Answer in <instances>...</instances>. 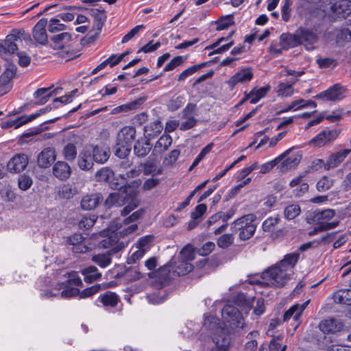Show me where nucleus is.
I'll list each match as a JSON object with an SVG mask.
<instances>
[{"label":"nucleus","instance_id":"1","mask_svg":"<svg viewBox=\"0 0 351 351\" xmlns=\"http://www.w3.org/2000/svg\"><path fill=\"white\" fill-rule=\"evenodd\" d=\"M300 258L298 252L290 253L276 265L266 269L261 274V278L268 285L276 287L285 286L289 279L290 273Z\"/></svg>","mask_w":351,"mask_h":351},{"label":"nucleus","instance_id":"2","mask_svg":"<svg viewBox=\"0 0 351 351\" xmlns=\"http://www.w3.org/2000/svg\"><path fill=\"white\" fill-rule=\"evenodd\" d=\"M219 319L215 316H208L204 323V327L212 331V339L215 348L212 351H228L230 346V336L228 330L222 326Z\"/></svg>","mask_w":351,"mask_h":351},{"label":"nucleus","instance_id":"3","mask_svg":"<svg viewBox=\"0 0 351 351\" xmlns=\"http://www.w3.org/2000/svg\"><path fill=\"white\" fill-rule=\"evenodd\" d=\"M300 45H304L306 49L311 51L315 48V44L318 42L319 36L317 29L309 27H300L296 30Z\"/></svg>","mask_w":351,"mask_h":351},{"label":"nucleus","instance_id":"4","mask_svg":"<svg viewBox=\"0 0 351 351\" xmlns=\"http://www.w3.org/2000/svg\"><path fill=\"white\" fill-rule=\"evenodd\" d=\"M221 315L223 319L236 328H243L245 323L243 317L239 309L232 305H225L222 309Z\"/></svg>","mask_w":351,"mask_h":351},{"label":"nucleus","instance_id":"5","mask_svg":"<svg viewBox=\"0 0 351 351\" xmlns=\"http://www.w3.org/2000/svg\"><path fill=\"white\" fill-rule=\"evenodd\" d=\"M2 67H3L5 70L0 75V88H3L4 93H6L12 87L10 83L12 79L15 76L17 68L15 64L9 62L6 58H5L3 61V64H0V71Z\"/></svg>","mask_w":351,"mask_h":351},{"label":"nucleus","instance_id":"6","mask_svg":"<svg viewBox=\"0 0 351 351\" xmlns=\"http://www.w3.org/2000/svg\"><path fill=\"white\" fill-rule=\"evenodd\" d=\"M339 132L337 130L326 129L313 138L309 145L322 147L332 143L339 136Z\"/></svg>","mask_w":351,"mask_h":351},{"label":"nucleus","instance_id":"7","mask_svg":"<svg viewBox=\"0 0 351 351\" xmlns=\"http://www.w3.org/2000/svg\"><path fill=\"white\" fill-rule=\"evenodd\" d=\"M173 258H172L167 264L160 267L158 270L151 272L148 274L150 278H157L161 287L169 285L171 280V273H172V266Z\"/></svg>","mask_w":351,"mask_h":351},{"label":"nucleus","instance_id":"8","mask_svg":"<svg viewBox=\"0 0 351 351\" xmlns=\"http://www.w3.org/2000/svg\"><path fill=\"white\" fill-rule=\"evenodd\" d=\"M332 17L336 19H346L351 14V1L340 0L330 7Z\"/></svg>","mask_w":351,"mask_h":351},{"label":"nucleus","instance_id":"9","mask_svg":"<svg viewBox=\"0 0 351 351\" xmlns=\"http://www.w3.org/2000/svg\"><path fill=\"white\" fill-rule=\"evenodd\" d=\"M24 33L23 30L13 29L12 33L6 36L3 43L7 53L13 54L18 50L17 43L22 42L21 36Z\"/></svg>","mask_w":351,"mask_h":351},{"label":"nucleus","instance_id":"10","mask_svg":"<svg viewBox=\"0 0 351 351\" xmlns=\"http://www.w3.org/2000/svg\"><path fill=\"white\" fill-rule=\"evenodd\" d=\"M28 165V158L25 154H17L8 162L7 167L11 173H20L23 171Z\"/></svg>","mask_w":351,"mask_h":351},{"label":"nucleus","instance_id":"11","mask_svg":"<svg viewBox=\"0 0 351 351\" xmlns=\"http://www.w3.org/2000/svg\"><path fill=\"white\" fill-rule=\"evenodd\" d=\"M47 19H41L37 22L32 30L34 39L42 45H46L48 43V37L46 32Z\"/></svg>","mask_w":351,"mask_h":351},{"label":"nucleus","instance_id":"12","mask_svg":"<svg viewBox=\"0 0 351 351\" xmlns=\"http://www.w3.org/2000/svg\"><path fill=\"white\" fill-rule=\"evenodd\" d=\"M56 159V153L53 147H46L37 156V164L40 168L49 167Z\"/></svg>","mask_w":351,"mask_h":351},{"label":"nucleus","instance_id":"13","mask_svg":"<svg viewBox=\"0 0 351 351\" xmlns=\"http://www.w3.org/2000/svg\"><path fill=\"white\" fill-rule=\"evenodd\" d=\"M343 97L342 87L337 84L315 96V99L326 101H339Z\"/></svg>","mask_w":351,"mask_h":351},{"label":"nucleus","instance_id":"14","mask_svg":"<svg viewBox=\"0 0 351 351\" xmlns=\"http://www.w3.org/2000/svg\"><path fill=\"white\" fill-rule=\"evenodd\" d=\"M104 200L101 193L88 194L81 200V207L83 210H90L96 208Z\"/></svg>","mask_w":351,"mask_h":351},{"label":"nucleus","instance_id":"15","mask_svg":"<svg viewBox=\"0 0 351 351\" xmlns=\"http://www.w3.org/2000/svg\"><path fill=\"white\" fill-rule=\"evenodd\" d=\"M253 73L250 68H245L236 73L228 82L231 89H233L239 83H245L251 81Z\"/></svg>","mask_w":351,"mask_h":351},{"label":"nucleus","instance_id":"16","mask_svg":"<svg viewBox=\"0 0 351 351\" xmlns=\"http://www.w3.org/2000/svg\"><path fill=\"white\" fill-rule=\"evenodd\" d=\"M91 146H86L80 153L78 157V166L82 170H89L93 165Z\"/></svg>","mask_w":351,"mask_h":351},{"label":"nucleus","instance_id":"17","mask_svg":"<svg viewBox=\"0 0 351 351\" xmlns=\"http://www.w3.org/2000/svg\"><path fill=\"white\" fill-rule=\"evenodd\" d=\"M351 152V149H343L332 154L324 164V169L329 170L339 165L347 156Z\"/></svg>","mask_w":351,"mask_h":351},{"label":"nucleus","instance_id":"18","mask_svg":"<svg viewBox=\"0 0 351 351\" xmlns=\"http://www.w3.org/2000/svg\"><path fill=\"white\" fill-rule=\"evenodd\" d=\"M53 173L58 179L66 180L71 174V169L67 162L58 161L53 167Z\"/></svg>","mask_w":351,"mask_h":351},{"label":"nucleus","instance_id":"19","mask_svg":"<svg viewBox=\"0 0 351 351\" xmlns=\"http://www.w3.org/2000/svg\"><path fill=\"white\" fill-rule=\"evenodd\" d=\"M136 136V129L132 126L123 128L117 134V141L132 147Z\"/></svg>","mask_w":351,"mask_h":351},{"label":"nucleus","instance_id":"20","mask_svg":"<svg viewBox=\"0 0 351 351\" xmlns=\"http://www.w3.org/2000/svg\"><path fill=\"white\" fill-rule=\"evenodd\" d=\"M150 139L145 137L138 139L134 146V152L137 157L143 158L151 151Z\"/></svg>","mask_w":351,"mask_h":351},{"label":"nucleus","instance_id":"21","mask_svg":"<svg viewBox=\"0 0 351 351\" xmlns=\"http://www.w3.org/2000/svg\"><path fill=\"white\" fill-rule=\"evenodd\" d=\"M173 139L169 134H164L156 141L152 154L154 156L160 155L166 152L172 144Z\"/></svg>","mask_w":351,"mask_h":351},{"label":"nucleus","instance_id":"22","mask_svg":"<svg viewBox=\"0 0 351 351\" xmlns=\"http://www.w3.org/2000/svg\"><path fill=\"white\" fill-rule=\"evenodd\" d=\"M193 265L186 261L179 260L178 261L173 259L172 266V274L173 276H184L191 271Z\"/></svg>","mask_w":351,"mask_h":351},{"label":"nucleus","instance_id":"23","mask_svg":"<svg viewBox=\"0 0 351 351\" xmlns=\"http://www.w3.org/2000/svg\"><path fill=\"white\" fill-rule=\"evenodd\" d=\"M319 329L326 334L335 333L337 331L341 330L343 325L341 322L337 319L331 318L322 321L319 325Z\"/></svg>","mask_w":351,"mask_h":351},{"label":"nucleus","instance_id":"24","mask_svg":"<svg viewBox=\"0 0 351 351\" xmlns=\"http://www.w3.org/2000/svg\"><path fill=\"white\" fill-rule=\"evenodd\" d=\"M301 159L302 156L298 154H293L287 158H284L280 162V164L278 166V169H279L280 171L282 173L287 172L291 169L295 168L300 163Z\"/></svg>","mask_w":351,"mask_h":351},{"label":"nucleus","instance_id":"25","mask_svg":"<svg viewBox=\"0 0 351 351\" xmlns=\"http://www.w3.org/2000/svg\"><path fill=\"white\" fill-rule=\"evenodd\" d=\"M72 39L71 35L68 32H63L55 35L51 38L50 47L54 50H60L64 48L65 45Z\"/></svg>","mask_w":351,"mask_h":351},{"label":"nucleus","instance_id":"26","mask_svg":"<svg viewBox=\"0 0 351 351\" xmlns=\"http://www.w3.org/2000/svg\"><path fill=\"white\" fill-rule=\"evenodd\" d=\"M52 87L37 89L34 93V97L36 99H38V100L34 102V105L41 106L46 104L52 95L55 94L56 90H51Z\"/></svg>","mask_w":351,"mask_h":351},{"label":"nucleus","instance_id":"27","mask_svg":"<svg viewBox=\"0 0 351 351\" xmlns=\"http://www.w3.org/2000/svg\"><path fill=\"white\" fill-rule=\"evenodd\" d=\"M136 194L134 191H131L128 195L124 197V204L128 202V204L121 210V215L125 217L132 210L136 208L139 205V201L136 197Z\"/></svg>","mask_w":351,"mask_h":351},{"label":"nucleus","instance_id":"28","mask_svg":"<svg viewBox=\"0 0 351 351\" xmlns=\"http://www.w3.org/2000/svg\"><path fill=\"white\" fill-rule=\"evenodd\" d=\"M91 146V151L93 160L97 163L103 164L106 162L110 157V149L101 147Z\"/></svg>","mask_w":351,"mask_h":351},{"label":"nucleus","instance_id":"29","mask_svg":"<svg viewBox=\"0 0 351 351\" xmlns=\"http://www.w3.org/2000/svg\"><path fill=\"white\" fill-rule=\"evenodd\" d=\"M256 219V217L254 214H247L237 219L231 224V230L232 232L236 233L237 231L241 232V230H243L245 227V223H247V225H249L250 223H251V222H253Z\"/></svg>","mask_w":351,"mask_h":351},{"label":"nucleus","instance_id":"30","mask_svg":"<svg viewBox=\"0 0 351 351\" xmlns=\"http://www.w3.org/2000/svg\"><path fill=\"white\" fill-rule=\"evenodd\" d=\"M163 126L159 120H156L144 127L145 137L152 139L160 134Z\"/></svg>","mask_w":351,"mask_h":351},{"label":"nucleus","instance_id":"31","mask_svg":"<svg viewBox=\"0 0 351 351\" xmlns=\"http://www.w3.org/2000/svg\"><path fill=\"white\" fill-rule=\"evenodd\" d=\"M146 100L145 97H141L133 101L119 106L112 110V114H118L122 112H128L139 108Z\"/></svg>","mask_w":351,"mask_h":351},{"label":"nucleus","instance_id":"32","mask_svg":"<svg viewBox=\"0 0 351 351\" xmlns=\"http://www.w3.org/2000/svg\"><path fill=\"white\" fill-rule=\"evenodd\" d=\"M84 280L86 283H93L101 278V274L98 271L95 266H89L82 270Z\"/></svg>","mask_w":351,"mask_h":351},{"label":"nucleus","instance_id":"33","mask_svg":"<svg viewBox=\"0 0 351 351\" xmlns=\"http://www.w3.org/2000/svg\"><path fill=\"white\" fill-rule=\"evenodd\" d=\"M280 41L283 49L295 47L300 45L298 37L296 36V31L293 34H282L280 37Z\"/></svg>","mask_w":351,"mask_h":351},{"label":"nucleus","instance_id":"34","mask_svg":"<svg viewBox=\"0 0 351 351\" xmlns=\"http://www.w3.org/2000/svg\"><path fill=\"white\" fill-rule=\"evenodd\" d=\"M121 193L120 192L110 193L104 202L105 208L108 209L114 206H121L124 204V197H122Z\"/></svg>","mask_w":351,"mask_h":351},{"label":"nucleus","instance_id":"35","mask_svg":"<svg viewBox=\"0 0 351 351\" xmlns=\"http://www.w3.org/2000/svg\"><path fill=\"white\" fill-rule=\"evenodd\" d=\"M98 300H99L104 306L115 307L120 301L119 296L114 292L106 291L101 295Z\"/></svg>","mask_w":351,"mask_h":351},{"label":"nucleus","instance_id":"36","mask_svg":"<svg viewBox=\"0 0 351 351\" xmlns=\"http://www.w3.org/2000/svg\"><path fill=\"white\" fill-rule=\"evenodd\" d=\"M291 151V148L286 150L275 159L263 164L261 167V173L265 174L269 172L274 167L277 166L284 159V158H286Z\"/></svg>","mask_w":351,"mask_h":351},{"label":"nucleus","instance_id":"37","mask_svg":"<svg viewBox=\"0 0 351 351\" xmlns=\"http://www.w3.org/2000/svg\"><path fill=\"white\" fill-rule=\"evenodd\" d=\"M108 185L109 188L113 191H118L120 193H123L125 191V176L124 175H119V176H115L114 173L113 176L109 180Z\"/></svg>","mask_w":351,"mask_h":351},{"label":"nucleus","instance_id":"38","mask_svg":"<svg viewBox=\"0 0 351 351\" xmlns=\"http://www.w3.org/2000/svg\"><path fill=\"white\" fill-rule=\"evenodd\" d=\"M336 303L351 306V289H341L333 295Z\"/></svg>","mask_w":351,"mask_h":351},{"label":"nucleus","instance_id":"39","mask_svg":"<svg viewBox=\"0 0 351 351\" xmlns=\"http://www.w3.org/2000/svg\"><path fill=\"white\" fill-rule=\"evenodd\" d=\"M114 173L109 167H102L95 173V180L97 182L108 184Z\"/></svg>","mask_w":351,"mask_h":351},{"label":"nucleus","instance_id":"40","mask_svg":"<svg viewBox=\"0 0 351 351\" xmlns=\"http://www.w3.org/2000/svg\"><path fill=\"white\" fill-rule=\"evenodd\" d=\"M335 215V210L333 209L315 210L313 212V220L317 223L323 221H329Z\"/></svg>","mask_w":351,"mask_h":351},{"label":"nucleus","instance_id":"41","mask_svg":"<svg viewBox=\"0 0 351 351\" xmlns=\"http://www.w3.org/2000/svg\"><path fill=\"white\" fill-rule=\"evenodd\" d=\"M131 149V146L118 142V141L113 147L114 155L119 158H126L130 153Z\"/></svg>","mask_w":351,"mask_h":351},{"label":"nucleus","instance_id":"42","mask_svg":"<svg viewBox=\"0 0 351 351\" xmlns=\"http://www.w3.org/2000/svg\"><path fill=\"white\" fill-rule=\"evenodd\" d=\"M62 155L64 159L69 162L74 161L77 155L76 146L71 143H67L62 149Z\"/></svg>","mask_w":351,"mask_h":351},{"label":"nucleus","instance_id":"43","mask_svg":"<svg viewBox=\"0 0 351 351\" xmlns=\"http://www.w3.org/2000/svg\"><path fill=\"white\" fill-rule=\"evenodd\" d=\"M185 102L184 95H178L172 97L168 101L167 107L168 110L174 112L182 106Z\"/></svg>","mask_w":351,"mask_h":351},{"label":"nucleus","instance_id":"44","mask_svg":"<svg viewBox=\"0 0 351 351\" xmlns=\"http://www.w3.org/2000/svg\"><path fill=\"white\" fill-rule=\"evenodd\" d=\"M215 24H217L216 30L221 31L223 29H226L228 28L230 26L234 24L233 15L229 14L223 16H221L217 21H216Z\"/></svg>","mask_w":351,"mask_h":351},{"label":"nucleus","instance_id":"45","mask_svg":"<svg viewBox=\"0 0 351 351\" xmlns=\"http://www.w3.org/2000/svg\"><path fill=\"white\" fill-rule=\"evenodd\" d=\"M271 87L267 85L258 89L253 88L250 93H252L253 97L250 99L251 104H256L261 98L264 97L269 91Z\"/></svg>","mask_w":351,"mask_h":351},{"label":"nucleus","instance_id":"46","mask_svg":"<svg viewBox=\"0 0 351 351\" xmlns=\"http://www.w3.org/2000/svg\"><path fill=\"white\" fill-rule=\"evenodd\" d=\"M300 212L301 209L298 204H290L285 208V217L289 220L293 219L300 215Z\"/></svg>","mask_w":351,"mask_h":351},{"label":"nucleus","instance_id":"47","mask_svg":"<svg viewBox=\"0 0 351 351\" xmlns=\"http://www.w3.org/2000/svg\"><path fill=\"white\" fill-rule=\"evenodd\" d=\"M143 173L146 176L152 174L153 176L161 174L162 168H157L156 165L154 162L148 161L143 165Z\"/></svg>","mask_w":351,"mask_h":351},{"label":"nucleus","instance_id":"48","mask_svg":"<svg viewBox=\"0 0 351 351\" xmlns=\"http://www.w3.org/2000/svg\"><path fill=\"white\" fill-rule=\"evenodd\" d=\"M245 227L241 230L239 233V238L241 240L246 241L250 239L254 234L256 230V226L251 222L249 225L245 223Z\"/></svg>","mask_w":351,"mask_h":351},{"label":"nucleus","instance_id":"49","mask_svg":"<svg viewBox=\"0 0 351 351\" xmlns=\"http://www.w3.org/2000/svg\"><path fill=\"white\" fill-rule=\"evenodd\" d=\"M66 26L60 23L58 17L52 18L49 21V24L48 25V31L51 33H55L57 32H60L66 29Z\"/></svg>","mask_w":351,"mask_h":351},{"label":"nucleus","instance_id":"50","mask_svg":"<svg viewBox=\"0 0 351 351\" xmlns=\"http://www.w3.org/2000/svg\"><path fill=\"white\" fill-rule=\"evenodd\" d=\"M297 308H298V306H296V305L292 306L289 310H287L284 313V315H283V321L284 322H286V321L289 320L290 318L293 317V320L295 323V325L294 326L295 330L298 327V326L300 325V323L299 321L300 317H297V318L295 317V315L298 313Z\"/></svg>","mask_w":351,"mask_h":351},{"label":"nucleus","instance_id":"51","mask_svg":"<svg viewBox=\"0 0 351 351\" xmlns=\"http://www.w3.org/2000/svg\"><path fill=\"white\" fill-rule=\"evenodd\" d=\"M92 261L101 267H106L111 263V258L106 254H99L93 256Z\"/></svg>","mask_w":351,"mask_h":351},{"label":"nucleus","instance_id":"52","mask_svg":"<svg viewBox=\"0 0 351 351\" xmlns=\"http://www.w3.org/2000/svg\"><path fill=\"white\" fill-rule=\"evenodd\" d=\"M332 185L333 180L325 176L317 182L316 187L318 191L324 192L330 189Z\"/></svg>","mask_w":351,"mask_h":351},{"label":"nucleus","instance_id":"53","mask_svg":"<svg viewBox=\"0 0 351 351\" xmlns=\"http://www.w3.org/2000/svg\"><path fill=\"white\" fill-rule=\"evenodd\" d=\"M26 119H27V116L23 115L14 121L3 122L1 123V128L7 129V128H11L13 126H14L15 128H18L21 127V125L27 123V122H25Z\"/></svg>","mask_w":351,"mask_h":351},{"label":"nucleus","instance_id":"54","mask_svg":"<svg viewBox=\"0 0 351 351\" xmlns=\"http://www.w3.org/2000/svg\"><path fill=\"white\" fill-rule=\"evenodd\" d=\"M64 283L70 286L83 287V282L75 271L68 273V279Z\"/></svg>","mask_w":351,"mask_h":351},{"label":"nucleus","instance_id":"55","mask_svg":"<svg viewBox=\"0 0 351 351\" xmlns=\"http://www.w3.org/2000/svg\"><path fill=\"white\" fill-rule=\"evenodd\" d=\"M233 241L232 234H224L217 239V245L219 247L226 249L232 244Z\"/></svg>","mask_w":351,"mask_h":351},{"label":"nucleus","instance_id":"56","mask_svg":"<svg viewBox=\"0 0 351 351\" xmlns=\"http://www.w3.org/2000/svg\"><path fill=\"white\" fill-rule=\"evenodd\" d=\"M180 154V150L175 149L171 150L169 154L164 158L163 164L165 165L172 166L178 160Z\"/></svg>","mask_w":351,"mask_h":351},{"label":"nucleus","instance_id":"57","mask_svg":"<svg viewBox=\"0 0 351 351\" xmlns=\"http://www.w3.org/2000/svg\"><path fill=\"white\" fill-rule=\"evenodd\" d=\"M62 287H65V289L61 292V297L62 298H71L80 295V291L76 287H70L65 283L62 284Z\"/></svg>","mask_w":351,"mask_h":351},{"label":"nucleus","instance_id":"58","mask_svg":"<svg viewBox=\"0 0 351 351\" xmlns=\"http://www.w3.org/2000/svg\"><path fill=\"white\" fill-rule=\"evenodd\" d=\"M73 189L69 185H63L61 186L58 192V195L60 199H69L73 197Z\"/></svg>","mask_w":351,"mask_h":351},{"label":"nucleus","instance_id":"59","mask_svg":"<svg viewBox=\"0 0 351 351\" xmlns=\"http://www.w3.org/2000/svg\"><path fill=\"white\" fill-rule=\"evenodd\" d=\"M145 213V210L144 208H140L138 210L133 213L129 217H126L123 220V223L128 225L130 223L138 221V219L143 217Z\"/></svg>","mask_w":351,"mask_h":351},{"label":"nucleus","instance_id":"60","mask_svg":"<svg viewBox=\"0 0 351 351\" xmlns=\"http://www.w3.org/2000/svg\"><path fill=\"white\" fill-rule=\"evenodd\" d=\"M295 83L293 82L292 84H285L283 82H280L278 85V95H281L283 97H287L291 95L293 91V88L292 87L293 84Z\"/></svg>","mask_w":351,"mask_h":351},{"label":"nucleus","instance_id":"61","mask_svg":"<svg viewBox=\"0 0 351 351\" xmlns=\"http://www.w3.org/2000/svg\"><path fill=\"white\" fill-rule=\"evenodd\" d=\"M101 289V286L99 284H96L92 287L84 289L80 293V298H85L90 297L94 294L98 293Z\"/></svg>","mask_w":351,"mask_h":351},{"label":"nucleus","instance_id":"62","mask_svg":"<svg viewBox=\"0 0 351 351\" xmlns=\"http://www.w3.org/2000/svg\"><path fill=\"white\" fill-rule=\"evenodd\" d=\"M18 184L21 190L26 191L32 186V180L29 176L23 174L19 178Z\"/></svg>","mask_w":351,"mask_h":351},{"label":"nucleus","instance_id":"63","mask_svg":"<svg viewBox=\"0 0 351 351\" xmlns=\"http://www.w3.org/2000/svg\"><path fill=\"white\" fill-rule=\"evenodd\" d=\"M90 14L94 18V22H106L107 19L104 10L90 9Z\"/></svg>","mask_w":351,"mask_h":351},{"label":"nucleus","instance_id":"64","mask_svg":"<svg viewBox=\"0 0 351 351\" xmlns=\"http://www.w3.org/2000/svg\"><path fill=\"white\" fill-rule=\"evenodd\" d=\"M338 37L347 42L351 41V19L348 20L347 26L341 29Z\"/></svg>","mask_w":351,"mask_h":351}]
</instances>
